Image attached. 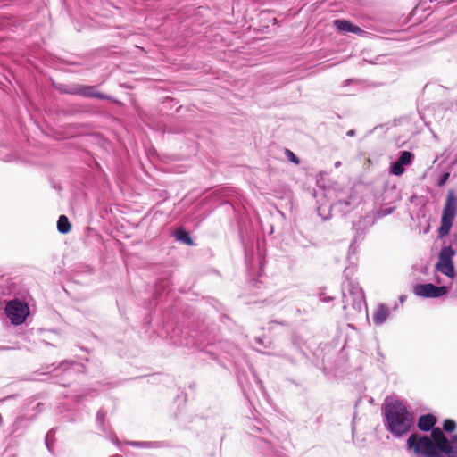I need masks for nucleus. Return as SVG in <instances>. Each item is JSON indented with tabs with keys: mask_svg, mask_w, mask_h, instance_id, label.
<instances>
[{
	"mask_svg": "<svg viewBox=\"0 0 457 457\" xmlns=\"http://www.w3.org/2000/svg\"><path fill=\"white\" fill-rule=\"evenodd\" d=\"M445 444L446 436L438 428L432 430L430 437L411 434L406 441L408 449L419 457H442Z\"/></svg>",
	"mask_w": 457,
	"mask_h": 457,
	"instance_id": "f257e3e1",
	"label": "nucleus"
},
{
	"mask_svg": "<svg viewBox=\"0 0 457 457\" xmlns=\"http://www.w3.org/2000/svg\"><path fill=\"white\" fill-rule=\"evenodd\" d=\"M384 413L387 429L395 436H401L410 431L413 416L405 403L399 400L386 402Z\"/></svg>",
	"mask_w": 457,
	"mask_h": 457,
	"instance_id": "f03ea898",
	"label": "nucleus"
},
{
	"mask_svg": "<svg viewBox=\"0 0 457 457\" xmlns=\"http://www.w3.org/2000/svg\"><path fill=\"white\" fill-rule=\"evenodd\" d=\"M344 310L352 308L354 312H360L366 309L364 293L361 287L351 279L345 280L342 285Z\"/></svg>",
	"mask_w": 457,
	"mask_h": 457,
	"instance_id": "7ed1b4c3",
	"label": "nucleus"
},
{
	"mask_svg": "<svg viewBox=\"0 0 457 457\" xmlns=\"http://www.w3.org/2000/svg\"><path fill=\"white\" fill-rule=\"evenodd\" d=\"M29 311L27 303L17 299L8 302L5 307L6 316L14 325L22 324L29 315Z\"/></svg>",
	"mask_w": 457,
	"mask_h": 457,
	"instance_id": "20e7f679",
	"label": "nucleus"
},
{
	"mask_svg": "<svg viewBox=\"0 0 457 457\" xmlns=\"http://www.w3.org/2000/svg\"><path fill=\"white\" fill-rule=\"evenodd\" d=\"M447 292V288L444 286L436 287L433 284H419L413 287V293L423 298H436Z\"/></svg>",
	"mask_w": 457,
	"mask_h": 457,
	"instance_id": "39448f33",
	"label": "nucleus"
},
{
	"mask_svg": "<svg viewBox=\"0 0 457 457\" xmlns=\"http://www.w3.org/2000/svg\"><path fill=\"white\" fill-rule=\"evenodd\" d=\"M66 94L87 98L108 99V96L97 91L94 86L74 85L69 90H66Z\"/></svg>",
	"mask_w": 457,
	"mask_h": 457,
	"instance_id": "423d86ee",
	"label": "nucleus"
},
{
	"mask_svg": "<svg viewBox=\"0 0 457 457\" xmlns=\"http://www.w3.org/2000/svg\"><path fill=\"white\" fill-rule=\"evenodd\" d=\"M334 27L337 29L338 32L342 34L353 33L359 36H363L366 34L362 29L347 20L334 21Z\"/></svg>",
	"mask_w": 457,
	"mask_h": 457,
	"instance_id": "0eeeda50",
	"label": "nucleus"
},
{
	"mask_svg": "<svg viewBox=\"0 0 457 457\" xmlns=\"http://www.w3.org/2000/svg\"><path fill=\"white\" fill-rule=\"evenodd\" d=\"M457 210V198L453 191H450L446 197V203L443 210V218L454 220Z\"/></svg>",
	"mask_w": 457,
	"mask_h": 457,
	"instance_id": "6e6552de",
	"label": "nucleus"
},
{
	"mask_svg": "<svg viewBox=\"0 0 457 457\" xmlns=\"http://www.w3.org/2000/svg\"><path fill=\"white\" fill-rule=\"evenodd\" d=\"M436 268L438 271L449 278L454 277V266L453 260L450 258H439Z\"/></svg>",
	"mask_w": 457,
	"mask_h": 457,
	"instance_id": "1a4fd4ad",
	"label": "nucleus"
},
{
	"mask_svg": "<svg viewBox=\"0 0 457 457\" xmlns=\"http://www.w3.org/2000/svg\"><path fill=\"white\" fill-rule=\"evenodd\" d=\"M436 422V418L432 414L422 415L418 420V428L425 432L432 431Z\"/></svg>",
	"mask_w": 457,
	"mask_h": 457,
	"instance_id": "9d476101",
	"label": "nucleus"
},
{
	"mask_svg": "<svg viewBox=\"0 0 457 457\" xmlns=\"http://www.w3.org/2000/svg\"><path fill=\"white\" fill-rule=\"evenodd\" d=\"M444 453L447 457H457V435H453L448 439L446 437L445 448Z\"/></svg>",
	"mask_w": 457,
	"mask_h": 457,
	"instance_id": "9b49d317",
	"label": "nucleus"
},
{
	"mask_svg": "<svg viewBox=\"0 0 457 457\" xmlns=\"http://www.w3.org/2000/svg\"><path fill=\"white\" fill-rule=\"evenodd\" d=\"M389 316V310L385 305H380L373 314V321L377 325L383 324Z\"/></svg>",
	"mask_w": 457,
	"mask_h": 457,
	"instance_id": "f8f14e48",
	"label": "nucleus"
},
{
	"mask_svg": "<svg viewBox=\"0 0 457 457\" xmlns=\"http://www.w3.org/2000/svg\"><path fill=\"white\" fill-rule=\"evenodd\" d=\"M255 445L261 449L262 453L267 455H276V451L270 442L262 438H256Z\"/></svg>",
	"mask_w": 457,
	"mask_h": 457,
	"instance_id": "ddd939ff",
	"label": "nucleus"
},
{
	"mask_svg": "<svg viewBox=\"0 0 457 457\" xmlns=\"http://www.w3.org/2000/svg\"><path fill=\"white\" fill-rule=\"evenodd\" d=\"M57 229L62 234H67L71 229V225L65 215H61L57 221Z\"/></svg>",
	"mask_w": 457,
	"mask_h": 457,
	"instance_id": "4468645a",
	"label": "nucleus"
},
{
	"mask_svg": "<svg viewBox=\"0 0 457 457\" xmlns=\"http://www.w3.org/2000/svg\"><path fill=\"white\" fill-rule=\"evenodd\" d=\"M453 220H449L446 218H441V225L438 229V235L440 237H444L447 236L451 230V228L453 226Z\"/></svg>",
	"mask_w": 457,
	"mask_h": 457,
	"instance_id": "2eb2a0df",
	"label": "nucleus"
},
{
	"mask_svg": "<svg viewBox=\"0 0 457 457\" xmlns=\"http://www.w3.org/2000/svg\"><path fill=\"white\" fill-rule=\"evenodd\" d=\"M175 237L177 240L183 242L188 245H191L193 244L189 234L182 228H178L175 231Z\"/></svg>",
	"mask_w": 457,
	"mask_h": 457,
	"instance_id": "dca6fc26",
	"label": "nucleus"
},
{
	"mask_svg": "<svg viewBox=\"0 0 457 457\" xmlns=\"http://www.w3.org/2000/svg\"><path fill=\"white\" fill-rule=\"evenodd\" d=\"M414 155L412 153L409 151H403L398 158V162L402 163L403 166L409 165L411 163Z\"/></svg>",
	"mask_w": 457,
	"mask_h": 457,
	"instance_id": "f3484780",
	"label": "nucleus"
},
{
	"mask_svg": "<svg viewBox=\"0 0 457 457\" xmlns=\"http://www.w3.org/2000/svg\"><path fill=\"white\" fill-rule=\"evenodd\" d=\"M455 254V251L452 248V246H444L440 253L439 258H450L453 259V256Z\"/></svg>",
	"mask_w": 457,
	"mask_h": 457,
	"instance_id": "a211bd4d",
	"label": "nucleus"
},
{
	"mask_svg": "<svg viewBox=\"0 0 457 457\" xmlns=\"http://www.w3.org/2000/svg\"><path fill=\"white\" fill-rule=\"evenodd\" d=\"M390 171L394 175L400 176L404 172V166L396 161L392 164Z\"/></svg>",
	"mask_w": 457,
	"mask_h": 457,
	"instance_id": "6ab92c4d",
	"label": "nucleus"
},
{
	"mask_svg": "<svg viewBox=\"0 0 457 457\" xmlns=\"http://www.w3.org/2000/svg\"><path fill=\"white\" fill-rule=\"evenodd\" d=\"M456 428V423L453 420H445L443 423V429L445 432H453Z\"/></svg>",
	"mask_w": 457,
	"mask_h": 457,
	"instance_id": "aec40b11",
	"label": "nucleus"
},
{
	"mask_svg": "<svg viewBox=\"0 0 457 457\" xmlns=\"http://www.w3.org/2000/svg\"><path fill=\"white\" fill-rule=\"evenodd\" d=\"M104 418H105V412L103 411L102 410L98 411V412L96 414V422L104 432H105V429L104 428Z\"/></svg>",
	"mask_w": 457,
	"mask_h": 457,
	"instance_id": "412c9836",
	"label": "nucleus"
},
{
	"mask_svg": "<svg viewBox=\"0 0 457 457\" xmlns=\"http://www.w3.org/2000/svg\"><path fill=\"white\" fill-rule=\"evenodd\" d=\"M394 207H386V208H381L378 212V216L379 218L381 217H385L386 215H389L393 212L394 211Z\"/></svg>",
	"mask_w": 457,
	"mask_h": 457,
	"instance_id": "4be33fe9",
	"label": "nucleus"
},
{
	"mask_svg": "<svg viewBox=\"0 0 457 457\" xmlns=\"http://www.w3.org/2000/svg\"><path fill=\"white\" fill-rule=\"evenodd\" d=\"M286 154L287 158L294 163L298 164L300 162L299 158L290 150H286Z\"/></svg>",
	"mask_w": 457,
	"mask_h": 457,
	"instance_id": "5701e85b",
	"label": "nucleus"
},
{
	"mask_svg": "<svg viewBox=\"0 0 457 457\" xmlns=\"http://www.w3.org/2000/svg\"><path fill=\"white\" fill-rule=\"evenodd\" d=\"M450 174L448 172L444 173L439 179V186H443L446 183L449 179Z\"/></svg>",
	"mask_w": 457,
	"mask_h": 457,
	"instance_id": "b1692460",
	"label": "nucleus"
},
{
	"mask_svg": "<svg viewBox=\"0 0 457 457\" xmlns=\"http://www.w3.org/2000/svg\"><path fill=\"white\" fill-rule=\"evenodd\" d=\"M350 202L349 201H346V200H339L338 202H337L336 204H334V206L335 207H340L342 205H349Z\"/></svg>",
	"mask_w": 457,
	"mask_h": 457,
	"instance_id": "393cba45",
	"label": "nucleus"
},
{
	"mask_svg": "<svg viewBox=\"0 0 457 457\" xmlns=\"http://www.w3.org/2000/svg\"><path fill=\"white\" fill-rule=\"evenodd\" d=\"M320 300L322 302L328 303V302L333 300V297H328V296H325L324 294H320Z\"/></svg>",
	"mask_w": 457,
	"mask_h": 457,
	"instance_id": "a878e982",
	"label": "nucleus"
},
{
	"mask_svg": "<svg viewBox=\"0 0 457 457\" xmlns=\"http://www.w3.org/2000/svg\"><path fill=\"white\" fill-rule=\"evenodd\" d=\"M61 369H62L63 370H66L68 371L69 368H70V363L68 361H64L61 364Z\"/></svg>",
	"mask_w": 457,
	"mask_h": 457,
	"instance_id": "bb28decb",
	"label": "nucleus"
},
{
	"mask_svg": "<svg viewBox=\"0 0 457 457\" xmlns=\"http://www.w3.org/2000/svg\"><path fill=\"white\" fill-rule=\"evenodd\" d=\"M23 420V417H18L13 424L15 427L14 430L18 428L19 424Z\"/></svg>",
	"mask_w": 457,
	"mask_h": 457,
	"instance_id": "cd10ccee",
	"label": "nucleus"
},
{
	"mask_svg": "<svg viewBox=\"0 0 457 457\" xmlns=\"http://www.w3.org/2000/svg\"><path fill=\"white\" fill-rule=\"evenodd\" d=\"M131 445H136V446H141V445H148L149 443H146V442H131L129 443Z\"/></svg>",
	"mask_w": 457,
	"mask_h": 457,
	"instance_id": "c85d7f7f",
	"label": "nucleus"
},
{
	"mask_svg": "<svg viewBox=\"0 0 457 457\" xmlns=\"http://www.w3.org/2000/svg\"><path fill=\"white\" fill-rule=\"evenodd\" d=\"M353 272V268H346L344 271L345 277L352 274Z\"/></svg>",
	"mask_w": 457,
	"mask_h": 457,
	"instance_id": "c756f323",
	"label": "nucleus"
},
{
	"mask_svg": "<svg viewBox=\"0 0 457 457\" xmlns=\"http://www.w3.org/2000/svg\"><path fill=\"white\" fill-rule=\"evenodd\" d=\"M71 87H65V86H61L58 87V90L60 92H62V93H66V90H69Z\"/></svg>",
	"mask_w": 457,
	"mask_h": 457,
	"instance_id": "7c9ffc66",
	"label": "nucleus"
},
{
	"mask_svg": "<svg viewBox=\"0 0 457 457\" xmlns=\"http://www.w3.org/2000/svg\"><path fill=\"white\" fill-rule=\"evenodd\" d=\"M346 135L348 137H353L355 135V131L353 129H350L349 131H347Z\"/></svg>",
	"mask_w": 457,
	"mask_h": 457,
	"instance_id": "2f4dec72",
	"label": "nucleus"
},
{
	"mask_svg": "<svg viewBox=\"0 0 457 457\" xmlns=\"http://www.w3.org/2000/svg\"><path fill=\"white\" fill-rule=\"evenodd\" d=\"M111 440H112L114 444H118V438H117L115 436H112V437H111Z\"/></svg>",
	"mask_w": 457,
	"mask_h": 457,
	"instance_id": "473e14b6",
	"label": "nucleus"
},
{
	"mask_svg": "<svg viewBox=\"0 0 457 457\" xmlns=\"http://www.w3.org/2000/svg\"><path fill=\"white\" fill-rule=\"evenodd\" d=\"M46 444L47 448L50 450V446L48 444V435H46Z\"/></svg>",
	"mask_w": 457,
	"mask_h": 457,
	"instance_id": "72a5a7b5",
	"label": "nucleus"
},
{
	"mask_svg": "<svg viewBox=\"0 0 457 457\" xmlns=\"http://www.w3.org/2000/svg\"><path fill=\"white\" fill-rule=\"evenodd\" d=\"M340 165H341V162H337L335 163V166H336L337 168V167H339Z\"/></svg>",
	"mask_w": 457,
	"mask_h": 457,
	"instance_id": "f704fd0d",
	"label": "nucleus"
},
{
	"mask_svg": "<svg viewBox=\"0 0 457 457\" xmlns=\"http://www.w3.org/2000/svg\"><path fill=\"white\" fill-rule=\"evenodd\" d=\"M110 457H122V456H121V455H120V454H113V455H112V456H110Z\"/></svg>",
	"mask_w": 457,
	"mask_h": 457,
	"instance_id": "c9c22d12",
	"label": "nucleus"
},
{
	"mask_svg": "<svg viewBox=\"0 0 457 457\" xmlns=\"http://www.w3.org/2000/svg\"><path fill=\"white\" fill-rule=\"evenodd\" d=\"M256 341H257L258 343H260V344H262V340L261 338H259V337L256 339Z\"/></svg>",
	"mask_w": 457,
	"mask_h": 457,
	"instance_id": "e433bc0d",
	"label": "nucleus"
}]
</instances>
